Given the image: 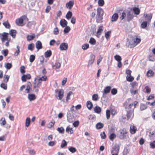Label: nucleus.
Returning a JSON list of instances; mask_svg holds the SVG:
<instances>
[{
	"mask_svg": "<svg viewBox=\"0 0 155 155\" xmlns=\"http://www.w3.org/2000/svg\"><path fill=\"white\" fill-rule=\"evenodd\" d=\"M33 83L35 86L38 87H39L41 85L42 82L38 80L37 79V77H35V80L34 81Z\"/></svg>",
	"mask_w": 155,
	"mask_h": 155,
	"instance_id": "6e6552de",
	"label": "nucleus"
},
{
	"mask_svg": "<svg viewBox=\"0 0 155 155\" xmlns=\"http://www.w3.org/2000/svg\"><path fill=\"white\" fill-rule=\"evenodd\" d=\"M111 89V87L110 86H107L104 88V91L103 92H104V93L107 94L109 92H110Z\"/></svg>",
	"mask_w": 155,
	"mask_h": 155,
	"instance_id": "c756f323",
	"label": "nucleus"
},
{
	"mask_svg": "<svg viewBox=\"0 0 155 155\" xmlns=\"http://www.w3.org/2000/svg\"><path fill=\"white\" fill-rule=\"evenodd\" d=\"M36 47L37 49L39 50L42 48V45L41 42L39 41H37L35 43Z\"/></svg>",
	"mask_w": 155,
	"mask_h": 155,
	"instance_id": "2eb2a0df",
	"label": "nucleus"
},
{
	"mask_svg": "<svg viewBox=\"0 0 155 155\" xmlns=\"http://www.w3.org/2000/svg\"><path fill=\"white\" fill-rule=\"evenodd\" d=\"M9 78V76L7 75H5L3 78V80L6 83L8 81Z\"/></svg>",
	"mask_w": 155,
	"mask_h": 155,
	"instance_id": "864d4df0",
	"label": "nucleus"
},
{
	"mask_svg": "<svg viewBox=\"0 0 155 155\" xmlns=\"http://www.w3.org/2000/svg\"><path fill=\"white\" fill-rule=\"evenodd\" d=\"M126 110L127 112L126 116L127 120H131L134 116L133 109H130L129 110Z\"/></svg>",
	"mask_w": 155,
	"mask_h": 155,
	"instance_id": "f03ea898",
	"label": "nucleus"
},
{
	"mask_svg": "<svg viewBox=\"0 0 155 155\" xmlns=\"http://www.w3.org/2000/svg\"><path fill=\"white\" fill-rule=\"evenodd\" d=\"M147 106L145 104H141L140 105V109L141 110H143L147 109Z\"/></svg>",
	"mask_w": 155,
	"mask_h": 155,
	"instance_id": "72a5a7b5",
	"label": "nucleus"
},
{
	"mask_svg": "<svg viewBox=\"0 0 155 155\" xmlns=\"http://www.w3.org/2000/svg\"><path fill=\"white\" fill-rule=\"evenodd\" d=\"M3 24L5 27V28H10V25L8 21L4 22L3 23Z\"/></svg>",
	"mask_w": 155,
	"mask_h": 155,
	"instance_id": "4c0bfd02",
	"label": "nucleus"
},
{
	"mask_svg": "<svg viewBox=\"0 0 155 155\" xmlns=\"http://www.w3.org/2000/svg\"><path fill=\"white\" fill-rule=\"evenodd\" d=\"M67 145V143L66 141L64 140H63L62 141L61 147L62 148L66 146Z\"/></svg>",
	"mask_w": 155,
	"mask_h": 155,
	"instance_id": "09e8293b",
	"label": "nucleus"
},
{
	"mask_svg": "<svg viewBox=\"0 0 155 155\" xmlns=\"http://www.w3.org/2000/svg\"><path fill=\"white\" fill-rule=\"evenodd\" d=\"M137 130L136 127L134 126H131L130 127V131L132 134H135Z\"/></svg>",
	"mask_w": 155,
	"mask_h": 155,
	"instance_id": "dca6fc26",
	"label": "nucleus"
},
{
	"mask_svg": "<svg viewBox=\"0 0 155 155\" xmlns=\"http://www.w3.org/2000/svg\"><path fill=\"white\" fill-rule=\"evenodd\" d=\"M89 45L88 44L86 43L84 44L82 46V48L84 50H86L89 48Z\"/></svg>",
	"mask_w": 155,
	"mask_h": 155,
	"instance_id": "a18cd8bd",
	"label": "nucleus"
},
{
	"mask_svg": "<svg viewBox=\"0 0 155 155\" xmlns=\"http://www.w3.org/2000/svg\"><path fill=\"white\" fill-rule=\"evenodd\" d=\"M92 99L93 101H97L98 99V95L97 94H94L92 96Z\"/></svg>",
	"mask_w": 155,
	"mask_h": 155,
	"instance_id": "5fc2aeb1",
	"label": "nucleus"
},
{
	"mask_svg": "<svg viewBox=\"0 0 155 155\" xmlns=\"http://www.w3.org/2000/svg\"><path fill=\"white\" fill-rule=\"evenodd\" d=\"M66 131L68 133H69V132H70V133L71 134H72L73 133L74 131L72 128L70 127L69 126H68L66 129Z\"/></svg>",
	"mask_w": 155,
	"mask_h": 155,
	"instance_id": "f704fd0d",
	"label": "nucleus"
},
{
	"mask_svg": "<svg viewBox=\"0 0 155 155\" xmlns=\"http://www.w3.org/2000/svg\"><path fill=\"white\" fill-rule=\"evenodd\" d=\"M115 59L117 61H121L122 58L119 55H116L114 57Z\"/></svg>",
	"mask_w": 155,
	"mask_h": 155,
	"instance_id": "603ef678",
	"label": "nucleus"
},
{
	"mask_svg": "<svg viewBox=\"0 0 155 155\" xmlns=\"http://www.w3.org/2000/svg\"><path fill=\"white\" fill-rule=\"evenodd\" d=\"M30 122V118L29 117H27L26 119L25 126L27 127H28L29 125Z\"/></svg>",
	"mask_w": 155,
	"mask_h": 155,
	"instance_id": "ea45409f",
	"label": "nucleus"
},
{
	"mask_svg": "<svg viewBox=\"0 0 155 155\" xmlns=\"http://www.w3.org/2000/svg\"><path fill=\"white\" fill-rule=\"evenodd\" d=\"M28 98L30 101H31L35 100L36 97L35 95L33 94H29L28 95Z\"/></svg>",
	"mask_w": 155,
	"mask_h": 155,
	"instance_id": "c85d7f7f",
	"label": "nucleus"
},
{
	"mask_svg": "<svg viewBox=\"0 0 155 155\" xmlns=\"http://www.w3.org/2000/svg\"><path fill=\"white\" fill-rule=\"evenodd\" d=\"M73 94V92L70 91L67 94V96L66 97V101H68L70 99V96L71 95Z\"/></svg>",
	"mask_w": 155,
	"mask_h": 155,
	"instance_id": "3c124183",
	"label": "nucleus"
},
{
	"mask_svg": "<svg viewBox=\"0 0 155 155\" xmlns=\"http://www.w3.org/2000/svg\"><path fill=\"white\" fill-rule=\"evenodd\" d=\"M110 115V112L109 110H107L106 111V117L107 119H109Z\"/></svg>",
	"mask_w": 155,
	"mask_h": 155,
	"instance_id": "bf43d9fd",
	"label": "nucleus"
},
{
	"mask_svg": "<svg viewBox=\"0 0 155 155\" xmlns=\"http://www.w3.org/2000/svg\"><path fill=\"white\" fill-rule=\"evenodd\" d=\"M118 18V15L117 13H114L112 16L111 21H115L117 20Z\"/></svg>",
	"mask_w": 155,
	"mask_h": 155,
	"instance_id": "f3484780",
	"label": "nucleus"
},
{
	"mask_svg": "<svg viewBox=\"0 0 155 155\" xmlns=\"http://www.w3.org/2000/svg\"><path fill=\"white\" fill-rule=\"evenodd\" d=\"M12 67V65L11 63H8L5 66V68L8 69H10Z\"/></svg>",
	"mask_w": 155,
	"mask_h": 155,
	"instance_id": "680f3d73",
	"label": "nucleus"
},
{
	"mask_svg": "<svg viewBox=\"0 0 155 155\" xmlns=\"http://www.w3.org/2000/svg\"><path fill=\"white\" fill-rule=\"evenodd\" d=\"M132 89H134L136 86H137V84L136 81H134L130 84Z\"/></svg>",
	"mask_w": 155,
	"mask_h": 155,
	"instance_id": "69168bd1",
	"label": "nucleus"
},
{
	"mask_svg": "<svg viewBox=\"0 0 155 155\" xmlns=\"http://www.w3.org/2000/svg\"><path fill=\"white\" fill-rule=\"evenodd\" d=\"M148 22L147 21H143L141 25V27L143 28H145L147 26Z\"/></svg>",
	"mask_w": 155,
	"mask_h": 155,
	"instance_id": "c9c22d12",
	"label": "nucleus"
},
{
	"mask_svg": "<svg viewBox=\"0 0 155 155\" xmlns=\"http://www.w3.org/2000/svg\"><path fill=\"white\" fill-rule=\"evenodd\" d=\"M60 25L63 28L67 26L68 22L65 19H61L60 22Z\"/></svg>",
	"mask_w": 155,
	"mask_h": 155,
	"instance_id": "9b49d317",
	"label": "nucleus"
},
{
	"mask_svg": "<svg viewBox=\"0 0 155 155\" xmlns=\"http://www.w3.org/2000/svg\"><path fill=\"white\" fill-rule=\"evenodd\" d=\"M88 119L95 120L96 119L95 115L94 114H90L88 116Z\"/></svg>",
	"mask_w": 155,
	"mask_h": 155,
	"instance_id": "8fccbe9b",
	"label": "nucleus"
},
{
	"mask_svg": "<svg viewBox=\"0 0 155 155\" xmlns=\"http://www.w3.org/2000/svg\"><path fill=\"white\" fill-rule=\"evenodd\" d=\"M71 30V28L69 26H66L63 30V32L64 33H68Z\"/></svg>",
	"mask_w": 155,
	"mask_h": 155,
	"instance_id": "79ce46f5",
	"label": "nucleus"
},
{
	"mask_svg": "<svg viewBox=\"0 0 155 155\" xmlns=\"http://www.w3.org/2000/svg\"><path fill=\"white\" fill-rule=\"evenodd\" d=\"M52 54L51 51V50H48L45 52V56L46 58L49 57Z\"/></svg>",
	"mask_w": 155,
	"mask_h": 155,
	"instance_id": "393cba45",
	"label": "nucleus"
},
{
	"mask_svg": "<svg viewBox=\"0 0 155 155\" xmlns=\"http://www.w3.org/2000/svg\"><path fill=\"white\" fill-rule=\"evenodd\" d=\"M57 130L59 132L60 134H63L64 132V129L62 127H58Z\"/></svg>",
	"mask_w": 155,
	"mask_h": 155,
	"instance_id": "2f4dec72",
	"label": "nucleus"
},
{
	"mask_svg": "<svg viewBox=\"0 0 155 155\" xmlns=\"http://www.w3.org/2000/svg\"><path fill=\"white\" fill-rule=\"evenodd\" d=\"M95 58V56L94 54H91L90 57V59L89 60L88 62V67H89L90 65H91L93 64Z\"/></svg>",
	"mask_w": 155,
	"mask_h": 155,
	"instance_id": "7ed1b4c3",
	"label": "nucleus"
},
{
	"mask_svg": "<svg viewBox=\"0 0 155 155\" xmlns=\"http://www.w3.org/2000/svg\"><path fill=\"white\" fill-rule=\"evenodd\" d=\"M35 34H32L31 35H28L27 37V39L28 41H30L35 38Z\"/></svg>",
	"mask_w": 155,
	"mask_h": 155,
	"instance_id": "aec40b11",
	"label": "nucleus"
},
{
	"mask_svg": "<svg viewBox=\"0 0 155 155\" xmlns=\"http://www.w3.org/2000/svg\"><path fill=\"white\" fill-rule=\"evenodd\" d=\"M35 59V56L34 55H31L29 57L30 62L32 63L33 62Z\"/></svg>",
	"mask_w": 155,
	"mask_h": 155,
	"instance_id": "4d7b16f0",
	"label": "nucleus"
},
{
	"mask_svg": "<svg viewBox=\"0 0 155 155\" xmlns=\"http://www.w3.org/2000/svg\"><path fill=\"white\" fill-rule=\"evenodd\" d=\"M94 111L95 113L99 114L101 111V108L100 107L96 106L94 108Z\"/></svg>",
	"mask_w": 155,
	"mask_h": 155,
	"instance_id": "b1692460",
	"label": "nucleus"
},
{
	"mask_svg": "<svg viewBox=\"0 0 155 155\" xmlns=\"http://www.w3.org/2000/svg\"><path fill=\"white\" fill-rule=\"evenodd\" d=\"M68 48V45L67 43H61L59 47L61 51L66 50Z\"/></svg>",
	"mask_w": 155,
	"mask_h": 155,
	"instance_id": "20e7f679",
	"label": "nucleus"
},
{
	"mask_svg": "<svg viewBox=\"0 0 155 155\" xmlns=\"http://www.w3.org/2000/svg\"><path fill=\"white\" fill-rule=\"evenodd\" d=\"M54 121L50 122L47 125V127L49 128H51L54 125Z\"/></svg>",
	"mask_w": 155,
	"mask_h": 155,
	"instance_id": "13d9d810",
	"label": "nucleus"
},
{
	"mask_svg": "<svg viewBox=\"0 0 155 155\" xmlns=\"http://www.w3.org/2000/svg\"><path fill=\"white\" fill-rule=\"evenodd\" d=\"M38 76L36 77H37V79L41 82H42V81H46L47 79V77L45 75L42 76L41 77L39 78H38Z\"/></svg>",
	"mask_w": 155,
	"mask_h": 155,
	"instance_id": "5701e85b",
	"label": "nucleus"
},
{
	"mask_svg": "<svg viewBox=\"0 0 155 155\" xmlns=\"http://www.w3.org/2000/svg\"><path fill=\"white\" fill-rule=\"evenodd\" d=\"M111 33L110 31H109L106 32L105 33V37L107 39L109 38V37L110 36V34Z\"/></svg>",
	"mask_w": 155,
	"mask_h": 155,
	"instance_id": "338daca9",
	"label": "nucleus"
},
{
	"mask_svg": "<svg viewBox=\"0 0 155 155\" xmlns=\"http://www.w3.org/2000/svg\"><path fill=\"white\" fill-rule=\"evenodd\" d=\"M68 148L69 150L72 153H74L76 151V149L74 147H69Z\"/></svg>",
	"mask_w": 155,
	"mask_h": 155,
	"instance_id": "49530a36",
	"label": "nucleus"
},
{
	"mask_svg": "<svg viewBox=\"0 0 155 155\" xmlns=\"http://www.w3.org/2000/svg\"><path fill=\"white\" fill-rule=\"evenodd\" d=\"M72 15V12L70 11H68L66 15V18L67 19L69 20L71 18Z\"/></svg>",
	"mask_w": 155,
	"mask_h": 155,
	"instance_id": "473e14b6",
	"label": "nucleus"
},
{
	"mask_svg": "<svg viewBox=\"0 0 155 155\" xmlns=\"http://www.w3.org/2000/svg\"><path fill=\"white\" fill-rule=\"evenodd\" d=\"M133 11L134 12V13L137 15H138L140 13V10L139 8H137L135 7L134 8Z\"/></svg>",
	"mask_w": 155,
	"mask_h": 155,
	"instance_id": "c03bdc74",
	"label": "nucleus"
},
{
	"mask_svg": "<svg viewBox=\"0 0 155 155\" xmlns=\"http://www.w3.org/2000/svg\"><path fill=\"white\" fill-rule=\"evenodd\" d=\"M119 150V146H115L114 147L113 150L111 151V153H118Z\"/></svg>",
	"mask_w": 155,
	"mask_h": 155,
	"instance_id": "a211bd4d",
	"label": "nucleus"
},
{
	"mask_svg": "<svg viewBox=\"0 0 155 155\" xmlns=\"http://www.w3.org/2000/svg\"><path fill=\"white\" fill-rule=\"evenodd\" d=\"M103 16H96V22L97 23H101L102 22Z\"/></svg>",
	"mask_w": 155,
	"mask_h": 155,
	"instance_id": "bb28decb",
	"label": "nucleus"
},
{
	"mask_svg": "<svg viewBox=\"0 0 155 155\" xmlns=\"http://www.w3.org/2000/svg\"><path fill=\"white\" fill-rule=\"evenodd\" d=\"M119 132L120 134L118 135L119 138L121 140L125 139L126 137V134L128 133V131L126 129L124 128L120 130Z\"/></svg>",
	"mask_w": 155,
	"mask_h": 155,
	"instance_id": "f257e3e1",
	"label": "nucleus"
},
{
	"mask_svg": "<svg viewBox=\"0 0 155 155\" xmlns=\"http://www.w3.org/2000/svg\"><path fill=\"white\" fill-rule=\"evenodd\" d=\"M8 34L7 33L3 32L2 34H0L1 37V36H2V42L4 41H8Z\"/></svg>",
	"mask_w": 155,
	"mask_h": 155,
	"instance_id": "39448f33",
	"label": "nucleus"
},
{
	"mask_svg": "<svg viewBox=\"0 0 155 155\" xmlns=\"http://www.w3.org/2000/svg\"><path fill=\"white\" fill-rule=\"evenodd\" d=\"M64 91L62 89H60L59 90L58 92V97L59 98L58 99L59 100H61L63 97V93Z\"/></svg>",
	"mask_w": 155,
	"mask_h": 155,
	"instance_id": "4468645a",
	"label": "nucleus"
},
{
	"mask_svg": "<svg viewBox=\"0 0 155 155\" xmlns=\"http://www.w3.org/2000/svg\"><path fill=\"white\" fill-rule=\"evenodd\" d=\"M103 27V26L102 25L100 26L99 27L97 32V35L100 36L101 35V33L103 31V29H102Z\"/></svg>",
	"mask_w": 155,
	"mask_h": 155,
	"instance_id": "a878e982",
	"label": "nucleus"
},
{
	"mask_svg": "<svg viewBox=\"0 0 155 155\" xmlns=\"http://www.w3.org/2000/svg\"><path fill=\"white\" fill-rule=\"evenodd\" d=\"M2 53L6 57L8 53V51L7 49H6L2 50Z\"/></svg>",
	"mask_w": 155,
	"mask_h": 155,
	"instance_id": "6e6d98bb",
	"label": "nucleus"
},
{
	"mask_svg": "<svg viewBox=\"0 0 155 155\" xmlns=\"http://www.w3.org/2000/svg\"><path fill=\"white\" fill-rule=\"evenodd\" d=\"M74 2L73 0L69 1L66 4V7L67 8L70 9L74 5Z\"/></svg>",
	"mask_w": 155,
	"mask_h": 155,
	"instance_id": "9d476101",
	"label": "nucleus"
},
{
	"mask_svg": "<svg viewBox=\"0 0 155 155\" xmlns=\"http://www.w3.org/2000/svg\"><path fill=\"white\" fill-rule=\"evenodd\" d=\"M133 42V41L130 40L128 38L127 39V41L126 44V45L128 47L131 48L134 47L135 46L133 45L131 42Z\"/></svg>",
	"mask_w": 155,
	"mask_h": 155,
	"instance_id": "1a4fd4ad",
	"label": "nucleus"
},
{
	"mask_svg": "<svg viewBox=\"0 0 155 155\" xmlns=\"http://www.w3.org/2000/svg\"><path fill=\"white\" fill-rule=\"evenodd\" d=\"M144 18H146V19L147 20V22H149L151 20L152 17V14H145L143 15Z\"/></svg>",
	"mask_w": 155,
	"mask_h": 155,
	"instance_id": "0eeeda50",
	"label": "nucleus"
},
{
	"mask_svg": "<svg viewBox=\"0 0 155 155\" xmlns=\"http://www.w3.org/2000/svg\"><path fill=\"white\" fill-rule=\"evenodd\" d=\"M126 16V14L124 12H123L121 14V16L120 17V19L121 20H123L125 18Z\"/></svg>",
	"mask_w": 155,
	"mask_h": 155,
	"instance_id": "0e129e2a",
	"label": "nucleus"
},
{
	"mask_svg": "<svg viewBox=\"0 0 155 155\" xmlns=\"http://www.w3.org/2000/svg\"><path fill=\"white\" fill-rule=\"evenodd\" d=\"M154 74L153 72L151 70H149L147 72V77H151L153 76Z\"/></svg>",
	"mask_w": 155,
	"mask_h": 155,
	"instance_id": "58836bf2",
	"label": "nucleus"
},
{
	"mask_svg": "<svg viewBox=\"0 0 155 155\" xmlns=\"http://www.w3.org/2000/svg\"><path fill=\"white\" fill-rule=\"evenodd\" d=\"M61 66V64L58 61H56L54 64H52L53 68L55 69H59Z\"/></svg>",
	"mask_w": 155,
	"mask_h": 155,
	"instance_id": "ddd939ff",
	"label": "nucleus"
},
{
	"mask_svg": "<svg viewBox=\"0 0 155 155\" xmlns=\"http://www.w3.org/2000/svg\"><path fill=\"white\" fill-rule=\"evenodd\" d=\"M134 16L132 13L130 11H128L127 12V21H129L131 20L134 18Z\"/></svg>",
	"mask_w": 155,
	"mask_h": 155,
	"instance_id": "423d86ee",
	"label": "nucleus"
},
{
	"mask_svg": "<svg viewBox=\"0 0 155 155\" xmlns=\"http://www.w3.org/2000/svg\"><path fill=\"white\" fill-rule=\"evenodd\" d=\"M104 124L101 122L98 123L96 125L97 129H100L104 127Z\"/></svg>",
	"mask_w": 155,
	"mask_h": 155,
	"instance_id": "cd10ccee",
	"label": "nucleus"
},
{
	"mask_svg": "<svg viewBox=\"0 0 155 155\" xmlns=\"http://www.w3.org/2000/svg\"><path fill=\"white\" fill-rule=\"evenodd\" d=\"M0 120L1 121H2V122L0 123V124L1 126H3L6 124V122L5 117H2Z\"/></svg>",
	"mask_w": 155,
	"mask_h": 155,
	"instance_id": "de8ad7c7",
	"label": "nucleus"
},
{
	"mask_svg": "<svg viewBox=\"0 0 155 155\" xmlns=\"http://www.w3.org/2000/svg\"><path fill=\"white\" fill-rule=\"evenodd\" d=\"M28 49L31 51H32L34 48V44L32 43L29 44L28 46Z\"/></svg>",
	"mask_w": 155,
	"mask_h": 155,
	"instance_id": "e433bc0d",
	"label": "nucleus"
},
{
	"mask_svg": "<svg viewBox=\"0 0 155 155\" xmlns=\"http://www.w3.org/2000/svg\"><path fill=\"white\" fill-rule=\"evenodd\" d=\"M117 90L115 88H113L111 90V93L113 95H115L117 93Z\"/></svg>",
	"mask_w": 155,
	"mask_h": 155,
	"instance_id": "774afa93",
	"label": "nucleus"
},
{
	"mask_svg": "<svg viewBox=\"0 0 155 155\" xmlns=\"http://www.w3.org/2000/svg\"><path fill=\"white\" fill-rule=\"evenodd\" d=\"M87 107L89 110H91L93 107L92 103L90 101H87Z\"/></svg>",
	"mask_w": 155,
	"mask_h": 155,
	"instance_id": "4be33fe9",
	"label": "nucleus"
},
{
	"mask_svg": "<svg viewBox=\"0 0 155 155\" xmlns=\"http://www.w3.org/2000/svg\"><path fill=\"white\" fill-rule=\"evenodd\" d=\"M16 33V31L15 30L13 29H11L9 32V34L14 38L15 37Z\"/></svg>",
	"mask_w": 155,
	"mask_h": 155,
	"instance_id": "412c9836",
	"label": "nucleus"
},
{
	"mask_svg": "<svg viewBox=\"0 0 155 155\" xmlns=\"http://www.w3.org/2000/svg\"><path fill=\"white\" fill-rule=\"evenodd\" d=\"M31 83L29 82H28L27 84V86L26 89V90L27 91V93L29 92V91L31 88Z\"/></svg>",
	"mask_w": 155,
	"mask_h": 155,
	"instance_id": "7c9ffc66",
	"label": "nucleus"
},
{
	"mask_svg": "<svg viewBox=\"0 0 155 155\" xmlns=\"http://www.w3.org/2000/svg\"><path fill=\"white\" fill-rule=\"evenodd\" d=\"M116 137V135L114 133H112L109 136V139L111 140H113Z\"/></svg>",
	"mask_w": 155,
	"mask_h": 155,
	"instance_id": "052dcab7",
	"label": "nucleus"
},
{
	"mask_svg": "<svg viewBox=\"0 0 155 155\" xmlns=\"http://www.w3.org/2000/svg\"><path fill=\"white\" fill-rule=\"evenodd\" d=\"M134 78L131 75H130V76H127L126 77L127 80L129 82H131L133 81L134 80Z\"/></svg>",
	"mask_w": 155,
	"mask_h": 155,
	"instance_id": "37998d69",
	"label": "nucleus"
},
{
	"mask_svg": "<svg viewBox=\"0 0 155 155\" xmlns=\"http://www.w3.org/2000/svg\"><path fill=\"white\" fill-rule=\"evenodd\" d=\"M104 4V0H99L98 1V5L101 6H102Z\"/></svg>",
	"mask_w": 155,
	"mask_h": 155,
	"instance_id": "e2e57ef3",
	"label": "nucleus"
},
{
	"mask_svg": "<svg viewBox=\"0 0 155 155\" xmlns=\"http://www.w3.org/2000/svg\"><path fill=\"white\" fill-rule=\"evenodd\" d=\"M23 19L21 18H20L16 20L15 22L16 24L19 26L21 25V24L23 23Z\"/></svg>",
	"mask_w": 155,
	"mask_h": 155,
	"instance_id": "6ab92c4d",
	"label": "nucleus"
},
{
	"mask_svg": "<svg viewBox=\"0 0 155 155\" xmlns=\"http://www.w3.org/2000/svg\"><path fill=\"white\" fill-rule=\"evenodd\" d=\"M104 14V11L103 9L100 8H98L97 9V15L102 16Z\"/></svg>",
	"mask_w": 155,
	"mask_h": 155,
	"instance_id": "f8f14e48",
	"label": "nucleus"
},
{
	"mask_svg": "<svg viewBox=\"0 0 155 155\" xmlns=\"http://www.w3.org/2000/svg\"><path fill=\"white\" fill-rule=\"evenodd\" d=\"M96 41L95 39L93 38H90L89 42L92 45H95L96 44Z\"/></svg>",
	"mask_w": 155,
	"mask_h": 155,
	"instance_id": "a19ab883",
	"label": "nucleus"
}]
</instances>
